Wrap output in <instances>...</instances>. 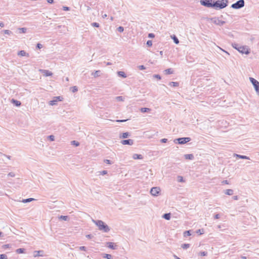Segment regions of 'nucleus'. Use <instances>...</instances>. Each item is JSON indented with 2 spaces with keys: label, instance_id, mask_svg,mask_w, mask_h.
Masks as SVG:
<instances>
[{
  "label": "nucleus",
  "instance_id": "obj_1",
  "mask_svg": "<svg viewBox=\"0 0 259 259\" xmlns=\"http://www.w3.org/2000/svg\"><path fill=\"white\" fill-rule=\"evenodd\" d=\"M92 221L98 226L99 230L105 233H107L110 230L109 227L103 221L94 220Z\"/></svg>",
  "mask_w": 259,
  "mask_h": 259
},
{
  "label": "nucleus",
  "instance_id": "obj_2",
  "mask_svg": "<svg viewBox=\"0 0 259 259\" xmlns=\"http://www.w3.org/2000/svg\"><path fill=\"white\" fill-rule=\"evenodd\" d=\"M228 4V0H217L216 1H213V8L217 10H221L227 7Z\"/></svg>",
  "mask_w": 259,
  "mask_h": 259
},
{
  "label": "nucleus",
  "instance_id": "obj_3",
  "mask_svg": "<svg viewBox=\"0 0 259 259\" xmlns=\"http://www.w3.org/2000/svg\"><path fill=\"white\" fill-rule=\"evenodd\" d=\"M233 48L242 54L248 55L250 53V49L247 46H240L238 44L234 43L232 45Z\"/></svg>",
  "mask_w": 259,
  "mask_h": 259
},
{
  "label": "nucleus",
  "instance_id": "obj_4",
  "mask_svg": "<svg viewBox=\"0 0 259 259\" xmlns=\"http://www.w3.org/2000/svg\"><path fill=\"white\" fill-rule=\"evenodd\" d=\"M191 140L190 137H183L175 139L174 142L176 144L183 145L185 144Z\"/></svg>",
  "mask_w": 259,
  "mask_h": 259
},
{
  "label": "nucleus",
  "instance_id": "obj_5",
  "mask_svg": "<svg viewBox=\"0 0 259 259\" xmlns=\"http://www.w3.org/2000/svg\"><path fill=\"white\" fill-rule=\"evenodd\" d=\"M245 6V2L244 0H239L237 1L236 3L233 4L231 8L234 9H240Z\"/></svg>",
  "mask_w": 259,
  "mask_h": 259
},
{
  "label": "nucleus",
  "instance_id": "obj_6",
  "mask_svg": "<svg viewBox=\"0 0 259 259\" xmlns=\"http://www.w3.org/2000/svg\"><path fill=\"white\" fill-rule=\"evenodd\" d=\"M249 80L253 85L257 95L259 96V81L251 77H249Z\"/></svg>",
  "mask_w": 259,
  "mask_h": 259
},
{
  "label": "nucleus",
  "instance_id": "obj_7",
  "mask_svg": "<svg viewBox=\"0 0 259 259\" xmlns=\"http://www.w3.org/2000/svg\"><path fill=\"white\" fill-rule=\"evenodd\" d=\"M200 4L207 8H213V0H200Z\"/></svg>",
  "mask_w": 259,
  "mask_h": 259
},
{
  "label": "nucleus",
  "instance_id": "obj_8",
  "mask_svg": "<svg viewBox=\"0 0 259 259\" xmlns=\"http://www.w3.org/2000/svg\"><path fill=\"white\" fill-rule=\"evenodd\" d=\"M210 20L215 25L220 26H223L226 23L225 21L220 20V18L217 17L210 18Z\"/></svg>",
  "mask_w": 259,
  "mask_h": 259
},
{
  "label": "nucleus",
  "instance_id": "obj_9",
  "mask_svg": "<svg viewBox=\"0 0 259 259\" xmlns=\"http://www.w3.org/2000/svg\"><path fill=\"white\" fill-rule=\"evenodd\" d=\"M63 99L62 96L54 97L53 99L49 102V104L51 106L55 105L58 102L62 101Z\"/></svg>",
  "mask_w": 259,
  "mask_h": 259
},
{
  "label": "nucleus",
  "instance_id": "obj_10",
  "mask_svg": "<svg viewBox=\"0 0 259 259\" xmlns=\"http://www.w3.org/2000/svg\"><path fill=\"white\" fill-rule=\"evenodd\" d=\"M161 191L160 188L158 187H153L151 189L150 194L154 196H157Z\"/></svg>",
  "mask_w": 259,
  "mask_h": 259
},
{
  "label": "nucleus",
  "instance_id": "obj_11",
  "mask_svg": "<svg viewBox=\"0 0 259 259\" xmlns=\"http://www.w3.org/2000/svg\"><path fill=\"white\" fill-rule=\"evenodd\" d=\"M122 145H133L134 144V140L132 139L123 140L121 141Z\"/></svg>",
  "mask_w": 259,
  "mask_h": 259
},
{
  "label": "nucleus",
  "instance_id": "obj_12",
  "mask_svg": "<svg viewBox=\"0 0 259 259\" xmlns=\"http://www.w3.org/2000/svg\"><path fill=\"white\" fill-rule=\"evenodd\" d=\"M44 250H38L34 251L33 252V256L34 257H39V256H44Z\"/></svg>",
  "mask_w": 259,
  "mask_h": 259
},
{
  "label": "nucleus",
  "instance_id": "obj_13",
  "mask_svg": "<svg viewBox=\"0 0 259 259\" xmlns=\"http://www.w3.org/2000/svg\"><path fill=\"white\" fill-rule=\"evenodd\" d=\"M107 246L110 249H116L117 248V245L113 242H108L107 243Z\"/></svg>",
  "mask_w": 259,
  "mask_h": 259
},
{
  "label": "nucleus",
  "instance_id": "obj_14",
  "mask_svg": "<svg viewBox=\"0 0 259 259\" xmlns=\"http://www.w3.org/2000/svg\"><path fill=\"white\" fill-rule=\"evenodd\" d=\"M233 156L236 157L237 158L243 159H249V157H248L247 156L239 155V154H235V153L234 154Z\"/></svg>",
  "mask_w": 259,
  "mask_h": 259
},
{
  "label": "nucleus",
  "instance_id": "obj_15",
  "mask_svg": "<svg viewBox=\"0 0 259 259\" xmlns=\"http://www.w3.org/2000/svg\"><path fill=\"white\" fill-rule=\"evenodd\" d=\"M11 102L16 107H19L21 104L20 101L15 100L14 99H12Z\"/></svg>",
  "mask_w": 259,
  "mask_h": 259
},
{
  "label": "nucleus",
  "instance_id": "obj_16",
  "mask_svg": "<svg viewBox=\"0 0 259 259\" xmlns=\"http://www.w3.org/2000/svg\"><path fill=\"white\" fill-rule=\"evenodd\" d=\"M18 55L20 56H27L28 57H29V54L24 50L19 51L18 53Z\"/></svg>",
  "mask_w": 259,
  "mask_h": 259
},
{
  "label": "nucleus",
  "instance_id": "obj_17",
  "mask_svg": "<svg viewBox=\"0 0 259 259\" xmlns=\"http://www.w3.org/2000/svg\"><path fill=\"white\" fill-rule=\"evenodd\" d=\"M184 157L186 159L189 160H193L194 158V156L192 154H185Z\"/></svg>",
  "mask_w": 259,
  "mask_h": 259
},
{
  "label": "nucleus",
  "instance_id": "obj_18",
  "mask_svg": "<svg viewBox=\"0 0 259 259\" xmlns=\"http://www.w3.org/2000/svg\"><path fill=\"white\" fill-rule=\"evenodd\" d=\"M117 75L119 77H121L122 78H126V74L123 71H119L117 72Z\"/></svg>",
  "mask_w": 259,
  "mask_h": 259
},
{
  "label": "nucleus",
  "instance_id": "obj_19",
  "mask_svg": "<svg viewBox=\"0 0 259 259\" xmlns=\"http://www.w3.org/2000/svg\"><path fill=\"white\" fill-rule=\"evenodd\" d=\"M133 158L134 159H142L143 157L141 154H134L133 156Z\"/></svg>",
  "mask_w": 259,
  "mask_h": 259
},
{
  "label": "nucleus",
  "instance_id": "obj_20",
  "mask_svg": "<svg viewBox=\"0 0 259 259\" xmlns=\"http://www.w3.org/2000/svg\"><path fill=\"white\" fill-rule=\"evenodd\" d=\"M162 218L166 220H169L171 218L170 213H165L162 215Z\"/></svg>",
  "mask_w": 259,
  "mask_h": 259
},
{
  "label": "nucleus",
  "instance_id": "obj_21",
  "mask_svg": "<svg viewBox=\"0 0 259 259\" xmlns=\"http://www.w3.org/2000/svg\"><path fill=\"white\" fill-rule=\"evenodd\" d=\"M129 136H130V134L128 132H125L122 134L121 135H120V138L122 139H126L128 138Z\"/></svg>",
  "mask_w": 259,
  "mask_h": 259
},
{
  "label": "nucleus",
  "instance_id": "obj_22",
  "mask_svg": "<svg viewBox=\"0 0 259 259\" xmlns=\"http://www.w3.org/2000/svg\"><path fill=\"white\" fill-rule=\"evenodd\" d=\"M92 75L94 76V77H98L101 75V71L100 70H96L95 72H93Z\"/></svg>",
  "mask_w": 259,
  "mask_h": 259
},
{
  "label": "nucleus",
  "instance_id": "obj_23",
  "mask_svg": "<svg viewBox=\"0 0 259 259\" xmlns=\"http://www.w3.org/2000/svg\"><path fill=\"white\" fill-rule=\"evenodd\" d=\"M233 193L234 191L232 189H227L225 192V194L228 195H232L233 194Z\"/></svg>",
  "mask_w": 259,
  "mask_h": 259
},
{
  "label": "nucleus",
  "instance_id": "obj_24",
  "mask_svg": "<svg viewBox=\"0 0 259 259\" xmlns=\"http://www.w3.org/2000/svg\"><path fill=\"white\" fill-rule=\"evenodd\" d=\"M25 249L23 248H18L16 250V252L18 254L23 253L25 252Z\"/></svg>",
  "mask_w": 259,
  "mask_h": 259
},
{
  "label": "nucleus",
  "instance_id": "obj_25",
  "mask_svg": "<svg viewBox=\"0 0 259 259\" xmlns=\"http://www.w3.org/2000/svg\"><path fill=\"white\" fill-rule=\"evenodd\" d=\"M171 38L176 44H178L179 43V40L175 35L171 36Z\"/></svg>",
  "mask_w": 259,
  "mask_h": 259
},
{
  "label": "nucleus",
  "instance_id": "obj_26",
  "mask_svg": "<svg viewBox=\"0 0 259 259\" xmlns=\"http://www.w3.org/2000/svg\"><path fill=\"white\" fill-rule=\"evenodd\" d=\"M191 235V230L186 231L184 232V236L187 237Z\"/></svg>",
  "mask_w": 259,
  "mask_h": 259
},
{
  "label": "nucleus",
  "instance_id": "obj_27",
  "mask_svg": "<svg viewBox=\"0 0 259 259\" xmlns=\"http://www.w3.org/2000/svg\"><path fill=\"white\" fill-rule=\"evenodd\" d=\"M150 110L151 109L150 108L146 107L141 108L140 109L141 112L142 113L148 112H149Z\"/></svg>",
  "mask_w": 259,
  "mask_h": 259
},
{
  "label": "nucleus",
  "instance_id": "obj_28",
  "mask_svg": "<svg viewBox=\"0 0 259 259\" xmlns=\"http://www.w3.org/2000/svg\"><path fill=\"white\" fill-rule=\"evenodd\" d=\"M44 72L45 73L44 75L46 76H50L52 75V74H53V73L51 71L47 70H44Z\"/></svg>",
  "mask_w": 259,
  "mask_h": 259
},
{
  "label": "nucleus",
  "instance_id": "obj_29",
  "mask_svg": "<svg viewBox=\"0 0 259 259\" xmlns=\"http://www.w3.org/2000/svg\"><path fill=\"white\" fill-rule=\"evenodd\" d=\"M169 85L171 87H176L179 86V83L178 82L171 81L169 83Z\"/></svg>",
  "mask_w": 259,
  "mask_h": 259
},
{
  "label": "nucleus",
  "instance_id": "obj_30",
  "mask_svg": "<svg viewBox=\"0 0 259 259\" xmlns=\"http://www.w3.org/2000/svg\"><path fill=\"white\" fill-rule=\"evenodd\" d=\"M35 199L34 198H27V199H23L22 200V202L23 203H28V202H30L33 200H34Z\"/></svg>",
  "mask_w": 259,
  "mask_h": 259
},
{
  "label": "nucleus",
  "instance_id": "obj_31",
  "mask_svg": "<svg viewBox=\"0 0 259 259\" xmlns=\"http://www.w3.org/2000/svg\"><path fill=\"white\" fill-rule=\"evenodd\" d=\"M165 74H171L173 73V70L171 68L166 69L164 70Z\"/></svg>",
  "mask_w": 259,
  "mask_h": 259
},
{
  "label": "nucleus",
  "instance_id": "obj_32",
  "mask_svg": "<svg viewBox=\"0 0 259 259\" xmlns=\"http://www.w3.org/2000/svg\"><path fill=\"white\" fill-rule=\"evenodd\" d=\"M103 257L107 259H112V256L110 254L104 253L103 254Z\"/></svg>",
  "mask_w": 259,
  "mask_h": 259
},
{
  "label": "nucleus",
  "instance_id": "obj_33",
  "mask_svg": "<svg viewBox=\"0 0 259 259\" xmlns=\"http://www.w3.org/2000/svg\"><path fill=\"white\" fill-rule=\"evenodd\" d=\"M59 219L60 220H62L66 221L68 220L69 217L67 215H60L59 217Z\"/></svg>",
  "mask_w": 259,
  "mask_h": 259
},
{
  "label": "nucleus",
  "instance_id": "obj_34",
  "mask_svg": "<svg viewBox=\"0 0 259 259\" xmlns=\"http://www.w3.org/2000/svg\"><path fill=\"white\" fill-rule=\"evenodd\" d=\"M190 244L185 243V244H182L181 247L184 249H186L190 247Z\"/></svg>",
  "mask_w": 259,
  "mask_h": 259
},
{
  "label": "nucleus",
  "instance_id": "obj_35",
  "mask_svg": "<svg viewBox=\"0 0 259 259\" xmlns=\"http://www.w3.org/2000/svg\"><path fill=\"white\" fill-rule=\"evenodd\" d=\"M71 145H74L76 147H77L79 145V143L76 141L73 140L71 142Z\"/></svg>",
  "mask_w": 259,
  "mask_h": 259
},
{
  "label": "nucleus",
  "instance_id": "obj_36",
  "mask_svg": "<svg viewBox=\"0 0 259 259\" xmlns=\"http://www.w3.org/2000/svg\"><path fill=\"white\" fill-rule=\"evenodd\" d=\"M47 138L50 141H54L55 140V137L54 135H52L48 136Z\"/></svg>",
  "mask_w": 259,
  "mask_h": 259
},
{
  "label": "nucleus",
  "instance_id": "obj_37",
  "mask_svg": "<svg viewBox=\"0 0 259 259\" xmlns=\"http://www.w3.org/2000/svg\"><path fill=\"white\" fill-rule=\"evenodd\" d=\"M71 90L73 93H75L78 91V88L76 86H74L71 88Z\"/></svg>",
  "mask_w": 259,
  "mask_h": 259
},
{
  "label": "nucleus",
  "instance_id": "obj_38",
  "mask_svg": "<svg viewBox=\"0 0 259 259\" xmlns=\"http://www.w3.org/2000/svg\"><path fill=\"white\" fill-rule=\"evenodd\" d=\"M116 99L117 101H123L124 98L122 96H117Z\"/></svg>",
  "mask_w": 259,
  "mask_h": 259
},
{
  "label": "nucleus",
  "instance_id": "obj_39",
  "mask_svg": "<svg viewBox=\"0 0 259 259\" xmlns=\"http://www.w3.org/2000/svg\"><path fill=\"white\" fill-rule=\"evenodd\" d=\"M178 181L179 182H184L185 180L183 177L182 176H178Z\"/></svg>",
  "mask_w": 259,
  "mask_h": 259
},
{
  "label": "nucleus",
  "instance_id": "obj_40",
  "mask_svg": "<svg viewBox=\"0 0 259 259\" xmlns=\"http://www.w3.org/2000/svg\"><path fill=\"white\" fill-rule=\"evenodd\" d=\"M91 25L95 27H99L100 26V24L97 22H93L91 23Z\"/></svg>",
  "mask_w": 259,
  "mask_h": 259
},
{
  "label": "nucleus",
  "instance_id": "obj_41",
  "mask_svg": "<svg viewBox=\"0 0 259 259\" xmlns=\"http://www.w3.org/2000/svg\"><path fill=\"white\" fill-rule=\"evenodd\" d=\"M196 233L199 235L203 234L204 233V230L203 229H198L196 231Z\"/></svg>",
  "mask_w": 259,
  "mask_h": 259
},
{
  "label": "nucleus",
  "instance_id": "obj_42",
  "mask_svg": "<svg viewBox=\"0 0 259 259\" xmlns=\"http://www.w3.org/2000/svg\"><path fill=\"white\" fill-rule=\"evenodd\" d=\"M3 31L5 34L10 35L12 34V32L9 30H4Z\"/></svg>",
  "mask_w": 259,
  "mask_h": 259
},
{
  "label": "nucleus",
  "instance_id": "obj_43",
  "mask_svg": "<svg viewBox=\"0 0 259 259\" xmlns=\"http://www.w3.org/2000/svg\"><path fill=\"white\" fill-rule=\"evenodd\" d=\"M7 255L5 254H0V259H7Z\"/></svg>",
  "mask_w": 259,
  "mask_h": 259
},
{
  "label": "nucleus",
  "instance_id": "obj_44",
  "mask_svg": "<svg viewBox=\"0 0 259 259\" xmlns=\"http://www.w3.org/2000/svg\"><path fill=\"white\" fill-rule=\"evenodd\" d=\"M117 30L119 32H122L124 31V28L122 26H119L117 28Z\"/></svg>",
  "mask_w": 259,
  "mask_h": 259
},
{
  "label": "nucleus",
  "instance_id": "obj_45",
  "mask_svg": "<svg viewBox=\"0 0 259 259\" xmlns=\"http://www.w3.org/2000/svg\"><path fill=\"white\" fill-rule=\"evenodd\" d=\"M146 45L149 47H151L152 46V41L151 40H148L146 42Z\"/></svg>",
  "mask_w": 259,
  "mask_h": 259
},
{
  "label": "nucleus",
  "instance_id": "obj_46",
  "mask_svg": "<svg viewBox=\"0 0 259 259\" xmlns=\"http://www.w3.org/2000/svg\"><path fill=\"white\" fill-rule=\"evenodd\" d=\"M104 161L105 163L108 164H112L113 163V162L111 160H109V159H105Z\"/></svg>",
  "mask_w": 259,
  "mask_h": 259
},
{
  "label": "nucleus",
  "instance_id": "obj_47",
  "mask_svg": "<svg viewBox=\"0 0 259 259\" xmlns=\"http://www.w3.org/2000/svg\"><path fill=\"white\" fill-rule=\"evenodd\" d=\"M19 30L22 33H25L26 32L27 28L25 27L20 28Z\"/></svg>",
  "mask_w": 259,
  "mask_h": 259
},
{
  "label": "nucleus",
  "instance_id": "obj_48",
  "mask_svg": "<svg viewBox=\"0 0 259 259\" xmlns=\"http://www.w3.org/2000/svg\"><path fill=\"white\" fill-rule=\"evenodd\" d=\"M207 254V252L206 251H201L200 252V256H206Z\"/></svg>",
  "mask_w": 259,
  "mask_h": 259
},
{
  "label": "nucleus",
  "instance_id": "obj_49",
  "mask_svg": "<svg viewBox=\"0 0 259 259\" xmlns=\"http://www.w3.org/2000/svg\"><path fill=\"white\" fill-rule=\"evenodd\" d=\"M138 68L140 69V70H144L146 69V67L144 65H139L138 66Z\"/></svg>",
  "mask_w": 259,
  "mask_h": 259
},
{
  "label": "nucleus",
  "instance_id": "obj_50",
  "mask_svg": "<svg viewBox=\"0 0 259 259\" xmlns=\"http://www.w3.org/2000/svg\"><path fill=\"white\" fill-rule=\"evenodd\" d=\"M80 250L87 251V247L84 246H81L79 248Z\"/></svg>",
  "mask_w": 259,
  "mask_h": 259
},
{
  "label": "nucleus",
  "instance_id": "obj_51",
  "mask_svg": "<svg viewBox=\"0 0 259 259\" xmlns=\"http://www.w3.org/2000/svg\"><path fill=\"white\" fill-rule=\"evenodd\" d=\"M153 76L154 78H156L158 79H161V76L159 74H154V75H153Z\"/></svg>",
  "mask_w": 259,
  "mask_h": 259
},
{
  "label": "nucleus",
  "instance_id": "obj_52",
  "mask_svg": "<svg viewBox=\"0 0 259 259\" xmlns=\"http://www.w3.org/2000/svg\"><path fill=\"white\" fill-rule=\"evenodd\" d=\"M36 48L37 49H40L42 48V45L40 43H38L36 45Z\"/></svg>",
  "mask_w": 259,
  "mask_h": 259
},
{
  "label": "nucleus",
  "instance_id": "obj_53",
  "mask_svg": "<svg viewBox=\"0 0 259 259\" xmlns=\"http://www.w3.org/2000/svg\"><path fill=\"white\" fill-rule=\"evenodd\" d=\"M149 38H154L155 37V34L153 33H150L148 35Z\"/></svg>",
  "mask_w": 259,
  "mask_h": 259
},
{
  "label": "nucleus",
  "instance_id": "obj_54",
  "mask_svg": "<svg viewBox=\"0 0 259 259\" xmlns=\"http://www.w3.org/2000/svg\"><path fill=\"white\" fill-rule=\"evenodd\" d=\"M63 10L67 11L70 10V8L67 6H63Z\"/></svg>",
  "mask_w": 259,
  "mask_h": 259
},
{
  "label": "nucleus",
  "instance_id": "obj_55",
  "mask_svg": "<svg viewBox=\"0 0 259 259\" xmlns=\"http://www.w3.org/2000/svg\"><path fill=\"white\" fill-rule=\"evenodd\" d=\"M160 142L162 143H165L167 142V139H166V138H163V139H162L160 140Z\"/></svg>",
  "mask_w": 259,
  "mask_h": 259
},
{
  "label": "nucleus",
  "instance_id": "obj_56",
  "mask_svg": "<svg viewBox=\"0 0 259 259\" xmlns=\"http://www.w3.org/2000/svg\"><path fill=\"white\" fill-rule=\"evenodd\" d=\"M99 172L100 173V175H105L107 174V170H103L102 171H99Z\"/></svg>",
  "mask_w": 259,
  "mask_h": 259
},
{
  "label": "nucleus",
  "instance_id": "obj_57",
  "mask_svg": "<svg viewBox=\"0 0 259 259\" xmlns=\"http://www.w3.org/2000/svg\"><path fill=\"white\" fill-rule=\"evenodd\" d=\"M15 176V175L13 172H10L8 174V176H10L11 177H14Z\"/></svg>",
  "mask_w": 259,
  "mask_h": 259
},
{
  "label": "nucleus",
  "instance_id": "obj_58",
  "mask_svg": "<svg viewBox=\"0 0 259 259\" xmlns=\"http://www.w3.org/2000/svg\"><path fill=\"white\" fill-rule=\"evenodd\" d=\"M128 119H119V120H117L116 121L117 122H125V121H126Z\"/></svg>",
  "mask_w": 259,
  "mask_h": 259
},
{
  "label": "nucleus",
  "instance_id": "obj_59",
  "mask_svg": "<svg viewBox=\"0 0 259 259\" xmlns=\"http://www.w3.org/2000/svg\"><path fill=\"white\" fill-rule=\"evenodd\" d=\"M220 218V215L219 213L215 214L214 216V219H218Z\"/></svg>",
  "mask_w": 259,
  "mask_h": 259
},
{
  "label": "nucleus",
  "instance_id": "obj_60",
  "mask_svg": "<svg viewBox=\"0 0 259 259\" xmlns=\"http://www.w3.org/2000/svg\"><path fill=\"white\" fill-rule=\"evenodd\" d=\"M85 237L88 239H92L93 237V236L92 234H88Z\"/></svg>",
  "mask_w": 259,
  "mask_h": 259
},
{
  "label": "nucleus",
  "instance_id": "obj_61",
  "mask_svg": "<svg viewBox=\"0 0 259 259\" xmlns=\"http://www.w3.org/2000/svg\"><path fill=\"white\" fill-rule=\"evenodd\" d=\"M233 199L234 200H238V199H239V197H238V196H237V195H236V196H234L233 197Z\"/></svg>",
  "mask_w": 259,
  "mask_h": 259
},
{
  "label": "nucleus",
  "instance_id": "obj_62",
  "mask_svg": "<svg viewBox=\"0 0 259 259\" xmlns=\"http://www.w3.org/2000/svg\"><path fill=\"white\" fill-rule=\"evenodd\" d=\"M47 2L49 4H53L54 2V0H47Z\"/></svg>",
  "mask_w": 259,
  "mask_h": 259
},
{
  "label": "nucleus",
  "instance_id": "obj_63",
  "mask_svg": "<svg viewBox=\"0 0 259 259\" xmlns=\"http://www.w3.org/2000/svg\"><path fill=\"white\" fill-rule=\"evenodd\" d=\"M4 26H5V24H4V23L3 22H1V23H0V26H1V27H4Z\"/></svg>",
  "mask_w": 259,
  "mask_h": 259
},
{
  "label": "nucleus",
  "instance_id": "obj_64",
  "mask_svg": "<svg viewBox=\"0 0 259 259\" xmlns=\"http://www.w3.org/2000/svg\"><path fill=\"white\" fill-rule=\"evenodd\" d=\"M174 257L176 258V259H181L180 257H179L178 256H177L176 255H174Z\"/></svg>",
  "mask_w": 259,
  "mask_h": 259
}]
</instances>
